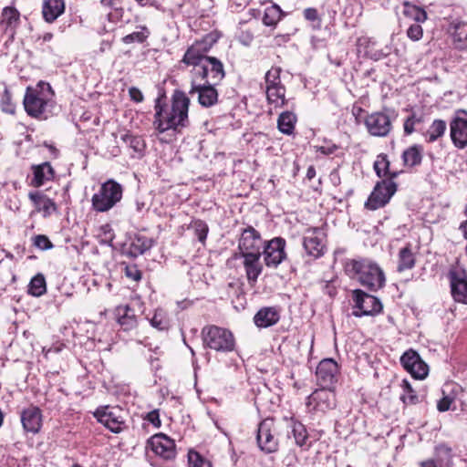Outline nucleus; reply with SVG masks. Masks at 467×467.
<instances>
[{"label":"nucleus","mask_w":467,"mask_h":467,"mask_svg":"<svg viewBox=\"0 0 467 467\" xmlns=\"http://www.w3.org/2000/svg\"><path fill=\"white\" fill-rule=\"evenodd\" d=\"M190 99L182 90H175L171 97V105L162 104L161 99L155 100V114L153 125L155 129L163 133L167 130H180L189 124L188 111Z\"/></svg>","instance_id":"obj_1"},{"label":"nucleus","mask_w":467,"mask_h":467,"mask_svg":"<svg viewBox=\"0 0 467 467\" xmlns=\"http://www.w3.org/2000/svg\"><path fill=\"white\" fill-rule=\"evenodd\" d=\"M346 272L352 278L370 291H377L385 285L386 277L381 267L368 258L351 259L346 263Z\"/></svg>","instance_id":"obj_2"},{"label":"nucleus","mask_w":467,"mask_h":467,"mask_svg":"<svg viewBox=\"0 0 467 467\" xmlns=\"http://www.w3.org/2000/svg\"><path fill=\"white\" fill-rule=\"evenodd\" d=\"M54 92L48 83L40 81L36 88H26L24 97L26 112L33 118L46 119L53 107Z\"/></svg>","instance_id":"obj_3"},{"label":"nucleus","mask_w":467,"mask_h":467,"mask_svg":"<svg viewBox=\"0 0 467 467\" xmlns=\"http://www.w3.org/2000/svg\"><path fill=\"white\" fill-rule=\"evenodd\" d=\"M202 337L204 347L218 352H231L235 347L233 333L214 325L205 326L202 329Z\"/></svg>","instance_id":"obj_4"},{"label":"nucleus","mask_w":467,"mask_h":467,"mask_svg":"<svg viewBox=\"0 0 467 467\" xmlns=\"http://www.w3.org/2000/svg\"><path fill=\"white\" fill-rule=\"evenodd\" d=\"M122 186L114 180H108L101 184L98 192L91 198L92 209L105 213L113 208L122 198Z\"/></svg>","instance_id":"obj_5"},{"label":"nucleus","mask_w":467,"mask_h":467,"mask_svg":"<svg viewBox=\"0 0 467 467\" xmlns=\"http://www.w3.org/2000/svg\"><path fill=\"white\" fill-rule=\"evenodd\" d=\"M352 315L357 317L364 316H375L382 311L383 306L380 300L360 289L353 291Z\"/></svg>","instance_id":"obj_6"},{"label":"nucleus","mask_w":467,"mask_h":467,"mask_svg":"<svg viewBox=\"0 0 467 467\" xmlns=\"http://www.w3.org/2000/svg\"><path fill=\"white\" fill-rule=\"evenodd\" d=\"M191 66L194 67V74L201 76L204 81L218 84L225 76L222 61L214 57L202 58Z\"/></svg>","instance_id":"obj_7"},{"label":"nucleus","mask_w":467,"mask_h":467,"mask_svg":"<svg viewBox=\"0 0 467 467\" xmlns=\"http://www.w3.org/2000/svg\"><path fill=\"white\" fill-rule=\"evenodd\" d=\"M397 191V184L392 180L378 182L365 203L366 208L377 210L386 205Z\"/></svg>","instance_id":"obj_8"},{"label":"nucleus","mask_w":467,"mask_h":467,"mask_svg":"<svg viewBox=\"0 0 467 467\" xmlns=\"http://www.w3.org/2000/svg\"><path fill=\"white\" fill-rule=\"evenodd\" d=\"M450 137L453 146L459 150L467 147V111L458 110L450 122Z\"/></svg>","instance_id":"obj_9"},{"label":"nucleus","mask_w":467,"mask_h":467,"mask_svg":"<svg viewBox=\"0 0 467 467\" xmlns=\"http://www.w3.org/2000/svg\"><path fill=\"white\" fill-rule=\"evenodd\" d=\"M368 132L374 137H386L392 129V119L387 112H373L365 119Z\"/></svg>","instance_id":"obj_10"},{"label":"nucleus","mask_w":467,"mask_h":467,"mask_svg":"<svg viewBox=\"0 0 467 467\" xmlns=\"http://www.w3.org/2000/svg\"><path fill=\"white\" fill-rule=\"evenodd\" d=\"M326 234L322 228L314 227L306 230L303 237V246L306 254L314 258L324 254Z\"/></svg>","instance_id":"obj_11"},{"label":"nucleus","mask_w":467,"mask_h":467,"mask_svg":"<svg viewBox=\"0 0 467 467\" xmlns=\"http://www.w3.org/2000/svg\"><path fill=\"white\" fill-rule=\"evenodd\" d=\"M274 421L272 419H265L260 422L257 429L256 441L258 447L265 453L277 451L278 441L273 433Z\"/></svg>","instance_id":"obj_12"},{"label":"nucleus","mask_w":467,"mask_h":467,"mask_svg":"<svg viewBox=\"0 0 467 467\" xmlns=\"http://www.w3.org/2000/svg\"><path fill=\"white\" fill-rule=\"evenodd\" d=\"M217 84L205 80L203 83L192 82L189 93L192 96L197 94L198 102L202 107L210 108L218 101V91L215 88Z\"/></svg>","instance_id":"obj_13"},{"label":"nucleus","mask_w":467,"mask_h":467,"mask_svg":"<svg viewBox=\"0 0 467 467\" xmlns=\"http://www.w3.org/2000/svg\"><path fill=\"white\" fill-rule=\"evenodd\" d=\"M285 240L275 237L269 241L264 248V260L268 267L276 268L285 258Z\"/></svg>","instance_id":"obj_14"},{"label":"nucleus","mask_w":467,"mask_h":467,"mask_svg":"<svg viewBox=\"0 0 467 467\" xmlns=\"http://www.w3.org/2000/svg\"><path fill=\"white\" fill-rule=\"evenodd\" d=\"M217 39L212 35H206L202 40L196 41L185 52L182 62L191 65L196 64L202 58H207L210 56L206 54L214 45Z\"/></svg>","instance_id":"obj_15"},{"label":"nucleus","mask_w":467,"mask_h":467,"mask_svg":"<svg viewBox=\"0 0 467 467\" xmlns=\"http://www.w3.org/2000/svg\"><path fill=\"white\" fill-rule=\"evenodd\" d=\"M152 451L161 458L171 461L176 457L175 441L163 433L153 435L148 441Z\"/></svg>","instance_id":"obj_16"},{"label":"nucleus","mask_w":467,"mask_h":467,"mask_svg":"<svg viewBox=\"0 0 467 467\" xmlns=\"http://www.w3.org/2000/svg\"><path fill=\"white\" fill-rule=\"evenodd\" d=\"M262 238L260 234L252 226L244 229L238 243V249L241 255H247L250 253H261Z\"/></svg>","instance_id":"obj_17"},{"label":"nucleus","mask_w":467,"mask_h":467,"mask_svg":"<svg viewBox=\"0 0 467 467\" xmlns=\"http://www.w3.org/2000/svg\"><path fill=\"white\" fill-rule=\"evenodd\" d=\"M337 364L332 358L321 360L316 370L318 385L322 388H333L337 382Z\"/></svg>","instance_id":"obj_18"},{"label":"nucleus","mask_w":467,"mask_h":467,"mask_svg":"<svg viewBox=\"0 0 467 467\" xmlns=\"http://www.w3.org/2000/svg\"><path fill=\"white\" fill-rule=\"evenodd\" d=\"M118 411L119 410L115 408H99L95 411L94 416L99 422L103 424L110 431L119 433L123 430L125 422L120 416L117 415Z\"/></svg>","instance_id":"obj_19"},{"label":"nucleus","mask_w":467,"mask_h":467,"mask_svg":"<svg viewBox=\"0 0 467 467\" xmlns=\"http://www.w3.org/2000/svg\"><path fill=\"white\" fill-rule=\"evenodd\" d=\"M19 24V11L14 6L4 7L0 17V29L3 30L7 40H14Z\"/></svg>","instance_id":"obj_20"},{"label":"nucleus","mask_w":467,"mask_h":467,"mask_svg":"<svg viewBox=\"0 0 467 467\" xmlns=\"http://www.w3.org/2000/svg\"><path fill=\"white\" fill-rule=\"evenodd\" d=\"M451 296L456 302L467 304V274L463 270H451L449 273Z\"/></svg>","instance_id":"obj_21"},{"label":"nucleus","mask_w":467,"mask_h":467,"mask_svg":"<svg viewBox=\"0 0 467 467\" xmlns=\"http://www.w3.org/2000/svg\"><path fill=\"white\" fill-rule=\"evenodd\" d=\"M333 388H320L316 389L307 398V405H313L315 409L326 410L333 409L336 405Z\"/></svg>","instance_id":"obj_22"},{"label":"nucleus","mask_w":467,"mask_h":467,"mask_svg":"<svg viewBox=\"0 0 467 467\" xmlns=\"http://www.w3.org/2000/svg\"><path fill=\"white\" fill-rule=\"evenodd\" d=\"M21 422L26 431L37 433L42 425L41 410L34 406L25 409L21 413Z\"/></svg>","instance_id":"obj_23"},{"label":"nucleus","mask_w":467,"mask_h":467,"mask_svg":"<svg viewBox=\"0 0 467 467\" xmlns=\"http://www.w3.org/2000/svg\"><path fill=\"white\" fill-rule=\"evenodd\" d=\"M244 258V266L245 269L247 280L251 285L256 283L258 276L263 271V265L260 263L261 253L248 254L247 255H241Z\"/></svg>","instance_id":"obj_24"},{"label":"nucleus","mask_w":467,"mask_h":467,"mask_svg":"<svg viewBox=\"0 0 467 467\" xmlns=\"http://www.w3.org/2000/svg\"><path fill=\"white\" fill-rule=\"evenodd\" d=\"M32 170L33 179L31 181V185L34 187H40L47 182L52 181L55 177L54 169L47 161L38 165H34Z\"/></svg>","instance_id":"obj_25"},{"label":"nucleus","mask_w":467,"mask_h":467,"mask_svg":"<svg viewBox=\"0 0 467 467\" xmlns=\"http://www.w3.org/2000/svg\"><path fill=\"white\" fill-rule=\"evenodd\" d=\"M280 318L279 312L275 307H263L254 317L256 327L266 328L275 325Z\"/></svg>","instance_id":"obj_26"},{"label":"nucleus","mask_w":467,"mask_h":467,"mask_svg":"<svg viewBox=\"0 0 467 467\" xmlns=\"http://www.w3.org/2000/svg\"><path fill=\"white\" fill-rule=\"evenodd\" d=\"M118 323L125 331L135 328L138 325L135 311L128 305L119 306L116 308Z\"/></svg>","instance_id":"obj_27"},{"label":"nucleus","mask_w":467,"mask_h":467,"mask_svg":"<svg viewBox=\"0 0 467 467\" xmlns=\"http://www.w3.org/2000/svg\"><path fill=\"white\" fill-rule=\"evenodd\" d=\"M65 11L64 0H44L42 14L45 21L54 22Z\"/></svg>","instance_id":"obj_28"},{"label":"nucleus","mask_w":467,"mask_h":467,"mask_svg":"<svg viewBox=\"0 0 467 467\" xmlns=\"http://www.w3.org/2000/svg\"><path fill=\"white\" fill-rule=\"evenodd\" d=\"M153 245V240L144 235H135L132 239L128 254L131 257H138L143 254L146 251L150 250Z\"/></svg>","instance_id":"obj_29"},{"label":"nucleus","mask_w":467,"mask_h":467,"mask_svg":"<svg viewBox=\"0 0 467 467\" xmlns=\"http://www.w3.org/2000/svg\"><path fill=\"white\" fill-rule=\"evenodd\" d=\"M403 15L407 18L413 21V23L421 24L427 20L428 15L423 8L415 5L408 1H405L403 3Z\"/></svg>","instance_id":"obj_30"},{"label":"nucleus","mask_w":467,"mask_h":467,"mask_svg":"<svg viewBox=\"0 0 467 467\" xmlns=\"http://www.w3.org/2000/svg\"><path fill=\"white\" fill-rule=\"evenodd\" d=\"M266 98L268 103L275 108H280L285 105V86L266 87Z\"/></svg>","instance_id":"obj_31"},{"label":"nucleus","mask_w":467,"mask_h":467,"mask_svg":"<svg viewBox=\"0 0 467 467\" xmlns=\"http://www.w3.org/2000/svg\"><path fill=\"white\" fill-rule=\"evenodd\" d=\"M423 147L414 144L403 151L402 160L409 167L420 165L422 161Z\"/></svg>","instance_id":"obj_32"},{"label":"nucleus","mask_w":467,"mask_h":467,"mask_svg":"<svg viewBox=\"0 0 467 467\" xmlns=\"http://www.w3.org/2000/svg\"><path fill=\"white\" fill-rule=\"evenodd\" d=\"M296 122V116L291 111H285L278 117L277 127L282 133L290 135L294 131Z\"/></svg>","instance_id":"obj_33"},{"label":"nucleus","mask_w":467,"mask_h":467,"mask_svg":"<svg viewBox=\"0 0 467 467\" xmlns=\"http://www.w3.org/2000/svg\"><path fill=\"white\" fill-rule=\"evenodd\" d=\"M415 255L410 246L403 247L399 252V263L397 269L399 272H403L414 267Z\"/></svg>","instance_id":"obj_34"},{"label":"nucleus","mask_w":467,"mask_h":467,"mask_svg":"<svg viewBox=\"0 0 467 467\" xmlns=\"http://www.w3.org/2000/svg\"><path fill=\"white\" fill-rule=\"evenodd\" d=\"M289 428L294 436L295 442L299 447L308 446L306 441L308 440V434L306 427L299 421L291 420L289 422Z\"/></svg>","instance_id":"obj_35"},{"label":"nucleus","mask_w":467,"mask_h":467,"mask_svg":"<svg viewBox=\"0 0 467 467\" xmlns=\"http://www.w3.org/2000/svg\"><path fill=\"white\" fill-rule=\"evenodd\" d=\"M446 128L447 125L444 120L435 119L426 131V140L430 143L436 141L439 138L444 135Z\"/></svg>","instance_id":"obj_36"},{"label":"nucleus","mask_w":467,"mask_h":467,"mask_svg":"<svg viewBox=\"0 0 467 467\" xmlns=\"http://www.w3.org/2000/svg\"><path fill=\"white\" fill-rule=\"evenodd\" d=\"M282 10L277 5H272L265 9L263 24L266 26H275L282 16Z\"/></svg>","instance_id":"obj_37"},{"label":"nucleus","mask_w":467,"mask_h":467,"mask_svg":"<svg viewBox=\"0 0 467 467\" xmlns=\"http://www.w3.org/2000/svg\"><path fill=\"white\" fill-rule=\"evenodd\" d=\"M121 140L139 156L143 155L146 144L144 140L140 136H134L126 133L121 136Z\"/></svg>","instance_id":"obj_38"},{"label":"nucleus","mask_w":467,"mask_h":467,"mask_svg":"<svg viewBox=\"0 0 467 467\" xmlns=\"http://www.w3.org/2000/svg\"><path fill=\"white\" fill-rule=\"evenodd\" d=\"M150 323L154 328L160 331L168 330L170 327V320L167 313L161 308L155 310L153 317L150 319Z\"/></svg>","instance_id":"obj_39"},{"label":"nucleus","mask_w":467,"mask_h":467,"mask_svg":"<svg viewBox=\"0 0 467 467\" xmlns=\"http://www.w3.org/2000/svg\"><path fill=\"white\" fill-rule=\"evenodd\" d=\"M47 291L45 276L42 274L35 275L29 285L28 293L34 296H40Z\"/></svg>","instance_id":"obj_40"},{"label":"nucleus","mask_w":467,"mask_h":467,"mask_svg":"<svg viewBox=\"0 0 467 467\" xmlns=\"http://www.w3.org/2000/svg\"><path fill=\"white\" fill-rule=\"evenodd\" d=\"M389 161L387 158V155L380 154L378 156L376 161L374 162V170L376 171V174L379 177H383L387 175H390L391 178H394L397 176L396 172H393L390 174L389 171Z\"/></svg>","instance_id":"obj_41"},{"label":"nucleus","mask_w":467,"mask_h":467,"mask_svg":"<svg viewBox=\"0 0 467 467\" xmlns=\"http://www.w3.org/2000/svg\"><path fill=\"white\" fill-rule=\"evenodd\" d=\"M421 358L418 354L417 351L413 349H409L405 351L402 356L400 357V363L403 366V368L410 372V370L413 368V365L420 361Z\"/></svg>","instance_id":"obj_42"},{"label":"nucleus","mask_w":467,"mask_h":467,"mask_svg":"<svg viewBox=\"0 0 467 467\" xmlns=\"http://www.w3.org/2000/svg\"><path fill=\"white\" fill-rule=\"evenodd\" d=\"M401 387L403 389V394L401 395L400 399L404 403L416 404L419 402V397L416 395L408 380L404 379L402 381Z\"/></svg>","instance_id":"obj_43"},{"label":"nucleus","mask_w":467,"mask_h":467,"mask_svg":"<svg viewBox=\"0 0 467 467\" xmlns=\"http://www.w3.org/2000/svg\"><path fill=\"white\" fill-rule=\"evenodd\" d=\"M281 71V67H273L266 72L265 77L266 87L283 86L280 78Z\"/></svg>","instance_id":"obj_44"},{"label":"nucleus","mask_w":467,"mask_h":467,"mask_svg":"<svg viewBox=\"0 0 467 467\" xmlns=\"http://www.w3.org/2000/svg\"><path fill=\"white\" fill-rule=\"evenodd\" d=\"M188 467H212V465L200 453L190 451L188 452Z\"/></svg>","instance_id":"obj_45"},{"label":"nucleus","mask_w":467,"mask_h":467,"mask_svg":"<svg viewBox=\"0 0 467 467\" xmlns=\"http://www.w3.org/2000/svg\"><path fill=\"white\" fill-rule=\"evenodd\" d=\"M100 3L103 6L112 8L115 10V14H109V19L110 21L119 19L122 16L123 9L120 6L122 4V0H100Z\"/></svg>","instance_id":"obj_46"},{"label":"nucleus","mask_w":467,"mask_h":467,"mask_svg":"<svg viewBox=\"0 0 467 467\" xmlns=\"http://www.w3.org/2000/svg\"><path fill=\"white\" fill-rule=\"evenodd\" d=\"M150 32L147 27L143 26L140 31L132 32L123 37L125 44L133 42L143 43L149 36Z\"/></svg>","instance_id":"obj_47"},{"label":"nucleus","mask_w":467,"mask_h":467,"mask_svg":"<svg viewBox=\"0 0 467 467\" xmlns=\"http://www.w3.org/2000/svg\"><path fill=\"white\" fill-rule=\"evenodd\" d=\"M429 372L428 365L420 358V361H417L413 368L410 370L409 373L418 379H423L427 377Z\"/></svg>","instance_id":"obj_48"},{"label":"nucleus","mask_w":467,"mask_h":467,"mask_svg":"<svg viewBox=\"0 0 467 467\" xmlns=\"http://www.w3.org/2000/svg\"><path fill=\"white\" fill-rule=\"evenodd\" d=\"M406 35L411 41H420L423 36L421 25L418 23L410 24L406 31Z\"/></svg>","instance_id":"obj_49"},{"label":"nucleus","mask_w":467,"mask_h":467,"mask_svg":"<svg viewBox=\"0 0 467 467\" xmlns=\"http://www.w3.org/2000/svg\"><path fill=\"white\" fill-rule=\"evenodd\" d=\"M193 228L195 231V234L198 237V240L203 243L206 240L208 234V225L206 223L201 220H197L193 223Z\"/></svg>","instance_id":"obj_50"},{"label":"nucleus","mask_w":467,"mask_h":467,"mask_svg":"<svg viewBox=\"0 0 467 467\" xmlns=\"http://www.w3.org/2000/svg\"><path fill=\"white\" fill-rule=\"evenodd\" d=\"M33 244L36 247L43 251L49 250L54 246L49 238L44 234L36 235L33 238Z\"/></svg>","instance_id":"obj_51"},{"label":"nucleus","mask_w":467,"mask_h":467,"mask_svg":"<svg viewBox=\"0 0 467 467\" xmlns=\"http://www.w3.org/2000/svg\"><path fill=\"white\" fill-rule=\"evenodd\" d=\"M57 210V205L53 200L49 198H46V200L41 203V205L37 208L38 212L43 213L44 217L50 216Z\"/></svg>","instance_id":"obj_52"},{"label":"nucleus","mask_w":467,"mask_h":467,"mask_svg":"<svg viewBox=\"0 0 467 467\" xmlns=\"http://www.w3.org/2000/svg\"><path fill=\"white\" fill-rule=\"evenodd\" d=\"M125 275L128 278L138 282L141 279L142 274H141V271L138 268V266L136 265H126Z\"/></svg>","instance_id":"obj_53"},{"label":"nucleus","mask_w":467,"mask_h":467,"mask_svg":"<svg viewBox=\"0 0 467 467\" xmlns=\"http://www.w3.org/2000/svg\"><path fill=\"white\" fill-rule=\"evenodd\" d=\"M437 456L449 462L451 459V449L446 444H439L435 447Z\"/></svg>","instance_id":"obj_54"},{"label":"nucleus","mask_w":467,"mask_h":467,"mask_svg":"<svg viewBox=\"0 0 467 467\" xmlns=\"http://www.w3.org/2000/svg\"><path fill=\"white\" fill-rule=\"evenodd\" d=\"M419 122H420V119L415 114L408 117L404 122V132L408 135L411 134L415 130V125Z\"/></svg>","instance_id":"obj_55"},{"label":"nucleus","mask_w":467,"mask_h":467,"mask_svg":"<svg viewBox=\"0 0 467 467\" xmlns=\"http://www.w3.org/2000/svg\"><path fill=\"white\" fill-rule=\"evenodd\" d=\"M453 399L450 396H444L437 403V409L441 412H445L450 410Z\"/></svg>","instance_id":"obj_56"},{"label":"nucleus","mask_w":467,"mask_h":467,"mask_svg":"<svg viewBox=\"0 0 467 467\" xmlns=\"http://www.w3.org/2000/svg\"><path fill=\"white\" fill-rule=\"evenodd\" d=\"M129 94H130V99L136 103L142 102L144 99L142 92L136 87L130 88Z\"/></svg>","instance_id":"obj_57"},{"label":"nucleus","mask_w":467,"mask_h":467,"mask_svg":"<svg viewBox=\"0 0 467 467\" xmlns=\"http://www.w3.org/2000/svg\"><path fill=\"white\" fill-rule=\"evenodd\" d=\"M28 197L34 202L36 209L41 205V203L47 198L46 195L42 194L39 192H29Z\"/></svg>","instance_id":"obj_58"},{"label":"nucleus","mask_w":467,"mask_h":467,"mask_svg":"<svg viewBox=\"0 0 467 467\" xmlns=\"http://www.w3.org/2000/svg\"><path fill=\"white\" fill-rule=\"evenodd\" d=\"M146 420L157 428L161 426L160 415L157 410L150 411L146 416Z\"/></svg>","instance_id":"obj_59"},{"label":"nucleus","mask_w":467,"mask_h":467,"mask_svg":"<svg viewBox=\"0 0 467 467\" xmlns=\"http://www.w3.org/2000/svg\"><path fill=\"white\" fill-rule=\"evenodd\" d=\"M304 16L308 21H316L318 18L316 8L308 7L304 10Z\"/></svg>","instance_id":"obj_60"},{"label":"nucleus","mask_w":467,"mask_h":467,"mask_svg":"<svg viewBox=\"0 0 467 467\" xmlns=\"http://www.w3.org/2000/svg\"><path fill=\"white\" fill-rule=\"evenodd\" d=\"M390 53V47H386L385 50H378V51H375L371 57L374 59V60H380L384 57H386L387 56H389Z\"/></svg>","instance_id":"obj_61"},{"label":"nucleus","mask_w":467,"mask_h":467,"mask_svg":"<svg viewBox=\"0 0 467 467\" xmlns=\"http://www.w3.org/2000/svg\"><path fill=\"white\" fill-rule=\"evenodd\" d=\"M464 213H465V216H466V220H464V221L460 224L459 229L462 231V234H463L464 239H466V240H467V204H466V208H465Z\"/></svg>","instance_id":"obj_62"},{"label":"nucleus","mask_w":467,"mask_h":467,"mask_svg":"<svg viewBox=\"0 0 467 467\" xmlns=\"http://www.w3.org/2000/svg\"><path fill=\"white\" fill-rule=\"evenodd\" d=\"M337 150V146L336 145H333L331 147H320L318 149V150L323 153V154H326V155H329V154H332L335 150Z\"/></svg>","instance_id":"obj_63"},{"label":"nucleus","mask_w":467,"mask_h":467,"mask_svg":"<svg viewBox=\"0 0 467 467\" xmlns=\"http://www.w3.org/2000/svg\"><path fill=\"white\" fill-rule=\"evenodd\" d=\"M420 467H437L433 460H427L420 462Z\"/></svg>","instance_id":"obj_64"}]
</instances>
